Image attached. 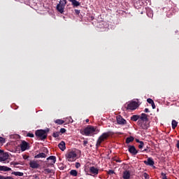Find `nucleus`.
I'll return each mask as SVG.
<instances>
[{
    "mask_svg": "<svg viewBox=\"0 0 179 179\" xmlns=\"http://www.w3.org/2000/svg\"><path fill=\"white\" fill-rule=\"evenodd\" d=\"M110 136L111 131H107L102 134V135H101V136L98 138L97 143H96V147L99 148V146H101L102 142L107 140V138H108Z\"/></svg>",
    "mask_w": 179,
    "mask_h": 179,
    "instance_id": "1",
    "label": "nucleus"
},
{
    "mask_svg": "<svg viewBox=\"0 0 179 179\" xmlns=\"http://www.w3.org/2000/svg\"><path fill=\"white\" fill-rule=\"evenodd\" d=\"M96 131V129L93 127V126H88L85 128L83 131L81 132L82 135H84L85 136H91L93 134H94V132Z\"/></svg>",
    "mask_w": 179,
    "mask_h": 179,
    "instance_id": "2",
    "label": "nucleus"
},
{
    "mask_svg": "<svg viewBox=\"0 0 179 179\" xmlns=\"http://www.w3.org/2000/svg\"><path fill=\"white\" fill-rule=\"evenodd\" d=\"M66 3V0H60L59 3L57 5L56 8L59 13H64V12H65V6Z\"/></svg>",
    "mask_w": 179,
    "mask_h": 179,
    "instance_id": "3",
    "label": "nucleus"
},
{
    "mask_svg": "<svg viewBox=\"0 0 179 179\" xmlns=\"http://www.w3.org/2000/svg\"><path fill=\"white\" fill-rule=\"evenodd\" d=\"M36 136L41 141H44L47 138V133L44 130H36Z\"/></svg>",
    "mask_w": 179,
    "mask_h": 179,
    "instance_id": "4",
    "label": "nucleus"
},
{
    "mask_svg": "<svg viewBox=\"0 0 179 179\" xmlns=\"http://www.w3.org/2000/svg\"><path fill=\"white\" fill-rule=\"evenodd\" d=\"M138 107V104L136 101H131L129 104L127 105L126 109L134 110Z\"/></svg>",
    "mask_w": 179,
    "mask_h": 179,
    "instance_id": "5",
    "label": "nucleus"
},
{
    "mask_svg": "<svg viewBox=\"0 0 179 179\" xmlns=\"http://www.w3.org/2000/svg\"><path fill=\"white\" fill-rule=\"evenodd\" d=\"M117 124L120 125H124L127 124V121L122 117L121 115H117L116 117Z\"/></svg>",
    "mask_w": 179,
    "mask_h": 179,
    "instance_id": "6",
    "label": "nucleus"
},
{
    "mask_svg": "<svg viewBox=\"0 0 179 179\" xmlns=\"http://www.w3.org/2000/svg\"><path fill=\"white\" fill-rule=\"evenodd\" d=\"M77 157V154L74 152H69L66 155V157L68 159V162H73Z\"/></svg>",
    "mask_w": 179,
    "mask_h": 179,
    "instance_id": "7",
    "label": "nucleus"
},
{
    "mask_svg": "<svg viewBox=\"0 0 179 179\" xmlns=\"http://www.w3.org/2000/svg\"><path fill=\"white\" fill-rule=\"evenodd\" d=\"M29 149V143L23 141H22V143L20 144V150L22 152H24L25 150H27Z\"/></svg>",
    "mask_w": 179,
    "mask_h": 179,
    "instance_id": "8",
    "label": "nucleus"
},
{
    "mask_svg": "<svg viewBox=\"0 0 179 179\" xmlns=\"http://www.w3.org/2000/svg\"><path fill=\"white\" fill-rule=\"evenodd\" d=\"M127 148H129V154L135 156L138 153V151L136 150V148L134 145H127Z\"/></svg>",
    "mask_w": 179,
    "mask_h": 179,
    "instance_id": "9",
    "label": "nucleus"
},
{
    "mask_svg": "<svg viewBox=\"0 0 179 179\" xmlns=\"http://www.w3.org/2000/svg\"><path fill=\"white\" fill-rule=\"evenodd\" d=\"M48 161H52L49 163H48V167L52 166L55 165V162H56V158L55 156H49V157L47 158Z\"/></svg>",
    "mask_w": 179,
    "mask_h": 179,
    "instance_id": "10",
    "label": "nucleus"
},
{
    "mask_svg": "<svg viewBox=\"0 0 179 179\" xmlns=\"http://www.w3.org/2000/svg\"><path fill=\"white\" fill-rule=\"evenodd\" d=\"M137 124L140 126V128L143 130H148V124L145 122L137 121Z\"/></svg>",
    "mask_w": 179,
    "mask_h": 179,
    "instance_id": "11",
    "label": "nucleus"
},
{
    "mask_svg": "<svg viewBox=\"0 0 179 179\" xmlns=\"http://www.w3.org/2000/svg\"><path fill=\"white\" fill-rule=\"evenodd\" d=\"M143 164H145V165L146 166H152L155 164V162H154V159H152V158L150 157L147 159V161L146 160L143 161Z\"/></svg>",
    "mask_w": 179,
    "mask_h": 179,
    "instance_id": "12",
    "label": "nucleus"
},
{
    "mask_svg": "<svg viewBox=\"0 0 179 179\" xmlns=\"http://www.w3.org/2000/svg\"><path fill=\"white\" fill-rule=\"evenodd\" d=\"M40 166L39 164H38L36 162L34 161H30L29 162V167L33 169H38Z\"/></svg>",
    "mask_w": 179,
    "mask_h": 179,
    "instance_id": "13",
    "label": "nucleus"
},
{
    "mask_svg": "<svg viewBox=\"0 0 179 179\" xmlns=\"http://www.w3.org/2000/svg\"><path fill=\"white\" fill-rule=\"evenodd\" d=\"M90 173H91L92 175L97 176L99 175V169L95 168L94 166H91V168H90Z\"/></svg>",
    "mask_w": 179,
    "mask_h": 179,
    "instance_id": "14",
    "label": "nucleus"
},
{
    "mask_svg": "<svg viewBox=\"0 0 179 179\" xmlns=\"http://www.w3.org/2000/svg\"><path fill=\"white\" fill-rule=\"evenodd\" d=\"M140 120L138 121H141V122H146L148 121V115L145 113H142L141 115H140Z\"/></svg>",
    "mask_w": 179,
    "mask_h": 179,
    "instance_id": "15",
    "label": "nucleus"
},
{
    "mask_svg": "<svg viewBox=\"0 0 179 179\" xmlns=\"http://www.w3.org/2000/svg\"><path fill=\"white\" fill-rule=\"evenodd\" d=\"M131 177V173L129 170L123 171L122 178L123 179H129Z\"/></svg>",
    "mask_w": 179,
    "mask_h": 179,
    "instance_id": "16",
    "label": "nucleus"
},
{
    "mask_svg": "<svg viewBox=\"0 0 179 179\" xmlns=\"http://www.w3.org/2000/svg\"><path fill=\"white\" fill-rule=\"evenodd\" d=\"M58 148L62 151L66 150V143L64 141H60L59 144H58Z\"/></svg>",
    "mask_w": 179,
    "mask_h": 179,
    "instance_id": "17",
    "label": "nucleus"
},
{
    "mask_svg": "<svg viewBox=\"0 0 179 179\" xmlns=\"http://www.w3.org/2000/svg\"><path fill=\"white\" fill-rule=\"evenodd\" d=\"M12 169L6 166H0V171L7 172L11 171Z\"/></svg>",
    "mask_w": 179,
    "mask_h": 179,
    "instance_id": "18",
    "label": "nucleus"
},
{
    "mask_svg": "<svg viewBox=\"0 0 179 179\" xmlns=\"http://www.w3.org/2000/svg\"><path fill=\"white\" fill-rule=\"evenodd\" d=\"M69 2H71L73 6H80V3L76 0H69Z\"/></svg>",
    "mask_w": 179,
    "mask_h": 179,
    "instance_id": "19",
    "label": "nucleus"
},
{
    "mask_svg": "<svg viewBox=\"0 0 179 179\" xmlns=\"http://www.w3.org/2000/svg\"><path fill=\"white\" fill-rule=\"evenodd\" d=\"M45 157H46V155L43 152L39 153V154L36 155V157H34V158H36V159L45 158Z\"/></svg>",
    "mask_w": 179,
    "mask_h": 179,
    "instance_id": "20",
    "label": "nucleus"
},
{
    "mask_svg": "<svg viewBox=\"0 0 179 179\" xmlns=\"http://www.w3.org/2000/svg\"><path fill=\"white\" fill-rule=\"evenodd\" d=\"M131 120L136 122L140 120V115H134L131 117Z\"/></svg>",
    "mask_w": 179,
    "mask_h": 179,
    "instance_id": "21",
    "label": "nucleus"
},
{
    "mask_svg": "<svg viewBox=\"0 0 179 179\" xmlns=\"http://www.w3.org/2000/svg\"><path fill=\"white\" fill-rule=\"evenodd\" d=\"M11 175H14L15 176H23L24 174L22 172L13 171L11 172Z\"/></svg>",
    "mask_w": 179,
    "mask_h": 179,
    "instance_id": "22",
    "label": "nucleus"
},
{
    "mask_svg": "<svg viewBox=\"0 0 179 179\" xmlns=\"http://www.w3.org/2000/svg\"><path fill=\"white\" fill-rule=\"evenodd\" d=\"M51 173H54L52 169H44V174L48 175V174H51Z\"/></svg>",
    "mask_w": 179,
    "mask_h": 179,
    "instance_id": "23",
    "label": "nucleus"
},
{
    "mask_svg": "<svg viewBox=\"0 0 179 179\" xmlns=\"http://www.w3.org/2000/svg\"><path fill=\"white\" fill-rule=\"evenodd\" d=\"M69 175L72 176L73 177H77L78 173L76 170H71Z\"/></svg>",
    "mask_w": 179,
    "mask_h": 179,
    "instance_id": "24",
    "label": "nucleus"
},
{
    "mask_svg": "<svg viewBox=\"0 0 179 179\" xmlns=\"http://www.w3.org/2000/svg\"><path fill=\"white\" fill-rule=\"evenodd\" d=\"M55 123L58 125H62L64 124V120H62L61 119H57L55 120Z\"/></svg>",
    "mask_w": 179,
    "mask_h": 179,
    "instance_id": "25",
    "label": "nucleus"
},
{
    "mask_svg": "<svg viewBox=\"0 0 179 179\" xmlns=\"http://www.w3.org/2000/svg\"><path fill=\"white\" fill-rule=\"evenodd\" d=\"M7 158L5 157V154H0V162L6 161Z\"/></svg>",
    "mask_w": 179,
    "mask_h": 179,
    "instance_id": "26",
    "label": "nucleus"
},
{
    "mask_svg": "<svg viewBox=\"0 0 179 179\" xmlns=\"http://www.w3.org/2000/svg\"><path fill=\"white\" fill-rule=\"evenodd\" d=\"M178 122L176 120H172L171 125H172V129H175L178 127Z\"/></svg>",
    "mask_w": 179,
    "mask_h": 179,
    "instance_id": "27",
    "label": "nucleus"
},
{
    "mask_svg": "<svg viewBox=\"0 0 179 179\" xmlns=\"http://www.w3.org/2000/svg\"><path fill=\"white\" fill-rule=\"evenodd\" d=\"M135 140V138L132 136H129V138H126V143L129 144L131 142H133Z\"/></svg>",
    "mask_w": 179,
    "mask_h": 179,
    "instance_id": "28",
    "label": "nucleus"
},
{
    "mask_svg": "<svg viewBox=\"0 0 179 179\" xmlns=\"http://www.w3.org/2000/svg\"><path fill=\"white\" fill-rule=\"evenodd\" d=\"M0 179H14L12 176H4L0 175Z\"/></svg>",
    "mask_w": 179,
    "mask_h": 179,
    "instance_id": "29",
    "label": "nucleus"
},
{
    "mask_svg": "<svg viewBox=\"0 0 179 179\" xmlns=\"http://www.w3.org/2000/svg\"><path fill=\"white\" fill-rule=\"evenodd\" d=\"M59 132L57 131V132H54L52 134L53 138H58L59 137Z\"/></svg>",
    "mask_w": 179,
    "mask_h": 179,
    "instance_id": "30",
    "label": "nucleus"
},
{
    "mask_svg": "<svg viewBox=\"0 0 179 179\" xmlns=\"http://www.w3.org/2000/svg\"><path fill=\"white\" fill-rule=\"evenodd\" d=\"M147 103H150V104H155L154 100L148 98L147 99Z\"/></svg>",
    "mask_w": 179,
    "mask_h": 179,
    "instance_id": "31",
    "label": "nucleus"
},
{
    "mask_svg": "<svg viewBox=\"0 0 179 179\" xmlns=\"http://www.w3.org/2000/svg\"><path fill=\"white\" fill-rule=\"evenodd\" d=\"M107 174H108L110 176L113 175V174H115V171H113V170H108L107 171Z\"/></svg>",
    "mask_w": 179,
    "mask_h": 179,
    "instance_id": "32",
    "label": "nucleus"
},
{
    "mask_svg": "<svg viewBox=\"0 0 179 179\" xmlns=\"http://www.w3.org/2000/svg\"><path fill=\"white\" fill-rule=\"evenodd\" d=\"M66 129H64V128H62V129H60V130H59V134H65L66 133Z\"/></svg>",
    "mask_w": 179,
    "mask_h": 179,
    "instance_id": "33",
    "label": "nucleus"
},
{
    "mask_svg": "<svg viewBox=\"0 0 179 179\" xmlns=\"http://www.w3.org/2000/svg\"><path fill=\"white\" fill-rule=\"evenodd\" d=\"M5 143V138L3 137H0V144L3 145Z\"/></svg>",
    "mask_w": 179,
    "mask_h": 179,
    "instance_id": "34",
    "label": "nucleus"
},
{
    "mask_svg": "<svg viewBox=\"0 0 179 179\" xmlns=\"http://www.w3.org/2000/svg\"><path fill=\"white\" fill-rule=\"evenodd\" d=\"M27 137H29V138H34V134H31V133H28L27 134Z\"/></svg>",
    "mask_w": 179,
    "mask_h": 179,
    "instance_id": "35",
    "label": "nucleus"
},
{
    "mask_svg": "<svg viewBox=\"0 0 179 179\" xmlns=\"http://www.w3.org/2000/svg\"><path fill=\"white\" fill-rule=\"evenodd\" d=\"M143 178H145V179H150V176L148 175V173H143Z\"/></svg>",
    "mask_w": 179,
    "mask_h": 179,
    "instance_id": "36",
    "label": "nucleus"
},
{
    "mask_svg": "<svg viewBox=\"0 0 179 179\" xmlns=\"http://www.w3.org/2000/svg\"><path fill=\"white\" fill-rule=\"evenodd\" d=\"M161 176H162V179H167L166 173H161Z\"/></svg>",
    "mask_w": 179,
    "mask_h": 179,
    "instance_id": "37",
    "label": "nucleus"
},
{
    "mask_svg": "<svg viewBox=\"0 0 179 179\" xmlns=\"http://www.w3.org/2000/svg\"><path fill=\"white\" fill-rule=\"evenodd\" d=\"M19 164L17 163V162H10V165L11 166H17V165H18Z\"/></svg>",
    "mask_w": 179,
    "mask_h": 179,
    "instance_id": "38",
    "label": "nucleus"
},
{
    "mask_svg": "<svg viewBox=\"0 0 179 179\" xmlns=\"http://www.w3.org/2000/svg\"><path fill=\"white\" fill-rule=\"evenodd\" d=\"M144 145L145 144L143 143H140V145H138V148L142 149V148H143Z\"/></svg>",
    "mask_w": 179,
    "mask_h": 179,
    "instance_id": "39",
    "label": "nucleus"
},
{
    "mask_svg": "<svg viewBox=\"0 0 179 179\" xmlns=\"http://www.w3.org/2000/svg\"><path fill=\"white\" fill-rule=\"evenodd\" d=\"M59 170H64L65 168L62 164H59Z\"/></svg>",
    "mask_w": 179,
    "mask_h": 179,
    "instance_id": "40",
    "label": "nucleus"
},
{
    "mask_svg": "<svg viewBox=\"0 0 179 179\" xmlns=\"http://www.w3.org/2000/svg\"><path fill=\"white\" fill-rule=\"evenodd\" d=\"M80 167V164L78 162L76 163V168L78 169Z\"/></svg>",
    "mask_w": 179,
    "mask_h": 179,
    "instance_id": "41",
    "label": "nucleus"
},
{
    "mask_svg": "<svg viewBox=\"0 0 179 179\" xmlns=\"http://www.w3.org/2000/svg\"><path fill=\"white\" fill-rule=\"evenodd\" d=\"M176 148H178V150H179V140L176 141Z\"/></svg>",
    "mask_w": 179,
    "mask_h": 179,
    "instance_id": "42",
    "label": "nucleus"
},
{
    "mask_svg": "<svg viewBox=\"0 0 179 179\" xmlns=\"http://www.w3.org/2000/svg\"><path fill=\"white\" fill-rule=\"evenodd\" d=\"M136 143L141 144L143 143V141H140V140L136 139Z\"/></svg>",
    "mask_w": 179,
    "mask_h": 179,
    "instance_id": "43",
    "label": "nucleus"
},
{
    "mask_svg": "<svg viewBox=\"0 0 179 179\" xmlns=\"http://www.w3.org/2000/svg\"><path fill=\"white\" fill-rule=\"evenodd\" d=\"M87 144H88V141H83V146H86Z\"/></svg>",
    "mask_w": 179,
    "mask_h": 179,
    "instance_id": "44",
    "label": "nucleus"
},
{
    "mask_svg": "<svg viewBox=\"0 0 179 179\" xmlns=\"http://www.w3.org/2000/svg\"><path fill=\"white\" fill-rule=\"evenodd\" d=\"M33 178H34V179H39V177H38L37 175L33 176Z\"/></svg>",
    "mask_w": 179,
    "mask_h": 179,
    "instance_id": "45",
    "label": "nucleus"
},
{
    "mask_svg": "<svg viewBox=\"0 0 179 179\" xmlns=\"http://www.w3.org/2000/svg\"><path fill=\"white\" fill-rule=\"evenodd\" d=\"M151 106L152 107V109H155L156 106H155V103H150Z\"/></svg>",
    "mask_w": 179,
    "mask_h": 179,
    "instance_id": "46",
    "label": "nucleus"
},
{
    "mask_svg": "<svg viewBox=\"0 0 179 179\" xmlns=\"http://www.w3.org/2000/svg\"><path fill=\"white\" fill-rule=\"evenodd\" d=\"M145 113H150V110H148V108H145Z\"/></svg>",
    "mask_w": 179,
    "mask_h": 179,
    "instance_id": "47",
    "label": "nucleus"
},
{
    "mask_svg": "<svg viewBox=\"0 0 179 179\" xmlns=\"http://www.w3.org/2000/svg\"><path fill=\"white\" fill-rule=\"evenodd\" d=\"M0 155H4V151H3V150H0Z\"/></svg>",
    "mask_w": 179,
    "mask_h": 179,
    "instance_id": "48",
    "label": "nucleus"
},
{
    "mask_svg": "<svg viewBox=\"0 0 179 179\" xmlns=\"http://www.w3.org/2000/svg\"><path fill=\"white\" fill-rule=\"evenodd\" d=\"M115 162H116L117 163H121V160L120 159H115Z\"/></svg>",
    "mask_w": 179,
    "mask_h": 179,
    "instance_id": "49",
    "label": "nucleus"
},
{
    "mask_svg": "<svg viewBox=\"0 0 179 179\" xmlns=\"http://www.w3.org/2000/svg\"><path fill=\"white\" fill-rule=\"evenodd\" d=\"M75 11H76V13H78H78H80V12L79 11V10H76Z\"/></svg>",
    "mask_w": 179,
    "mask_h": 179,
    "instance_id": "50",
    "label": "nucleus"
},
{
    "mask_svg": "<svg viewBox=\"0 0 179 179\" xmlns=\"http://www.w3.org/2000/svg\"><path fill=\"white\" fill-rule=\"evenodd\" d=\"M45 131V134H48L49 132V129H47V130H44Z\"/></svg>",
    "mask_w": 179,
    "mask_h": 179,
    "instance_id": "51",
    "label": "nucleus"
},
{
    "mask_svg": "<svg viewBox=\"0 0 179 179\" xmlns=\"http://www.w3.org/2000/svg\"><path fill=\"white\" fill-rule=\"evenodd\" d=\"M102 25H103V24H99V25H98V28H102Z\"/></svg>",
    "mask_w": 179,
    "mask_h": 179,
    "instance_id": "52",
    "label": "nucleus"
},
{
    "mask_svg": "<svg viewBox=\"0 0 179 179\" xmlns=\"http://www.w3.org/2000/svg\"><path fill=\"white\" fill-rule=\"evenodd\" d=\"M23 158H24V159H28V157L27 156H24Z\"/></svg>",
    "mask_w": 179,
    "mask_h": 179,
    "instance_id": "53",
    "label": "nucleus"
},
{
    "mask_svg": "<svg viewBox=\"0 0 179 179\" xmlns=\"http://www.w3.org/2000/svg\"><path fill=\"white\" fill-rule=\"evenodd\" d=\"M142 152H148V149H145V150H142Z\"/></svg>",
    "mask_w": 179,
    "mask_h": 179,
    "instance_id": "54",
    "label": "nucleus"
},
{
    "mask_svg": "<svg viewBox=\"0 0 179 179\" xmlns=\"http://www.w3.org/2000/svg\"><path fill=\"white\" fill-rule=\"evenodd\" d=\"M150 17H152V16H153V15L152 13L150 14V15H148Z\"/></svg>",
    "mask_w": 179,
    "mask_h": 179,
    "instance_id": "55",
    "label": "nucleus"
},
{
    "mask_svg": "<svg viewBox=\"0 0 179 179\" xmlns=\"http://www.w3.org/2000/svg\"><path fill=\"white\" fill-rule=\"evenodd\" d=\"M90 120L88 119L85 120V122H88Z\"/></svg>",
    "mask_w": 179,
    "mask_h": 179,
    "instance_id": "56",
    "label": "nucleus"
},
{
    "mask_svg": "<svg viewBox=\"0 0 179 179\" xmlns=\"http://www.w3.org/2000/svg\"><path fill=\"white\" fill-rule=\"evenodd\" d=\"M166 179V178H165Z\"/></svg>",
    "mask_w": 179,
    "mask_h": 179,
    "instance_id": "57",
    "label": "nucleus"
}]
</instances>
